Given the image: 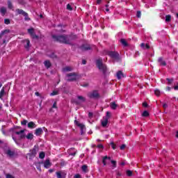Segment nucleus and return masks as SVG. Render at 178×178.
<instances>
[{
    "mask_svg": "<svg viewBox=\"0 0 178 178\" xmlns=\"http://www.w3.org/2000/svg\"><path fill=\"white\" fill-rule=\"evenodd\" d=\"M52 38L54 39V41H57L58 42H62L63 44H70L72 42V36H69V35H53Z\"/></svg>",
    "mask_w": 178,
    "mask_h": 178,
    "instance_id": "f257e3e1",
    "label": "nucleus"
},
{
    "mask_svg": "<svg viewBox=\"0 0 178 178\" xmlns=\"http://www.w3.org/2000/svg\"><path fill=\"white\" fill-rule=\"evenodd\" d=\"M96 65L98 67V69L103 73V74H105L106 73V65H105L104 63H102V59L99 58L96 60Z\"/></svg>",
    "mask_w": 178,
    "mask_h": 178,
    "instance_id": "f03ea898",
    "label": "nucleus"
},
{
    "mask_svg": "<svg viewBox=\"0 0 178 178\" xmlns=\"http://www.w3.org/2000/svg\"><path fill=\"white\" fill-rule=\"evenodd\" d=\"M112 62L115 63V62L118 63H122V56L118 51H112Z\"/></svg>",
    "mask_w": 178,
    "mask_h": 178,
    "instance_id": "7ed1b4c3",
    "label": "nucleus"
},
{
    "mask_svg": "<svg viewBox=\"0 0 178 178\" xmlns=\"http://www.w3.org/2000/svg\"><path fill=\"white\" fill-rule=\"evenodd\" d=\"M88 97L91 99H99V98H101V95H99L98 90H92L89 92L88 93Z\"/></svg>",
    "mask_w": 178,
    "mask_h": 178,
    "instance_id": "20e7f679",
    "label": "nucleus"
},
{
    "mask_svg": "<svg viewBox=\"0 0 178 178\" xmlns=\"http://www.w3.org/2000/svg\"><path fill=\"white\" fill-rule=\"evenodd\" d=\"M67 81H74L77 80V74L74 72L67 74Z\"/></svg>",
    "mask_w": 178,
    "mask_h": 178,
    "instance_id": "39448f33",
    "label": "nucleus"
},
{
    "mask_svg": "<svg viewBox=\"0 0 178 178\" xmlns=\"http://www.w3.org/2000/svg\"><path fill=\"white\" fill-rule=\"evenodd\" d=\"M109 119V112H106V115L103 118L102 120V126L103 127H106V125L108 124V120Z\"/></svg>",
    "mask_w": 178,
    "mask_h": 178,
    "instance_id": "423d86ee",
    "label": "nucleus"
},
{
    "mask_svg": "<svg viewBox=\"0 0 178 178\" xmlns=\"http://www.w3.org/2000/svg\"><path fill=\"white\" fill-rule=\"evenodd\" d=\"M75 124L78 126L81 129V134H84L86 131V125L79 122L77 120H75L74 121Z\"/></svg>",
    "mask_w": 178,
    "mask_h": 178,
    "instance_id": "0eeeda50",
    "label": "nucleus"
},
{
    "mask_svg": "<svg viewBox=\"0 0 178 178\" xmlns=\"http://www.w3.org/2000/svg\"><path fill=\"white\" fill-rule=\"evenodd\" d=\"M5 152L7 156H9V158H13L16 155V153L15 152V151L10 149H8L7 150H6Z\"/></svg>",
    "mask_w": 178,
    "mask_h": 178,
    "instance_id": "6e6552de",
    "label": "nucleus"
},
{
    "mask_svg": "<svg viewBox=\"0 0 178 178\" xmlns=\"http://www.w3.org/2000/svg\"><path fill=\"white\" fill-rule=\"evenodd\" d=\"M28 155L30 156L29 159H32V158H34L35 155H37V149H35V147L31 149Z\"/></svg>",
    "mask_w": 178,
    "mask_h": 178,
    "instance_id": "1a4fd4ad",
    "label": "nucleus"
},
{
    "mask_svg": "<svg viewBox=\"0 0 178 178\" xmlns=\"http://www.w3.org/2000/svg\"><path fill=\"white\" fill-rule=\"evenodd\" d=\"M103 164L104 165H108V163H111L112 162V160L111 159V157H108V156H105L103 157L102 160Z\"/></svg>",
    "mask_w": 178,
    "mask_h": 178,
    "instance_id": "9d476101",
    "label": "nucleus"
},
{
    "mask_svg": "<svg viewBox=\"0 0 178 178\" xmlns=\"http://www.w3.org/2000/svg\"><path fill=\"white\" fill-rule=\"evenodd\" d=\"M28 33L29 34H30L31 37H32V38H38V36H37V35H35V33H34V29L31 28L29 29H28Z\"/></svg>",
    "mask_w": 178,
    "mask_h": 178,
    "instance_id": "9b49d317",
    "label": "nucleus"
},
{
    "mask_svg": "<svg viewBox=\"0 0 178 178\" xmlns=\"http://www.w3.org/2000/svg\"><path fill=\"white\" fill-rule=\"evenodd\" d=\"M57 178H65L66 177V173L63 171H58L56 172Z\"/></svg>",
    "mask_w": 178,
    "mask_h": 178,
    "instance_id": "f8f14e48",
    "label": "nucleus"
},
{
    "mask_svg": "<svg viewBox=\"0 0 178 178\" xmlns=\"http://www.w3.org/2000/svg\"><path fill=\"white\" fill-rule=\"evenodd\" d=\"M115 76H116V77H117V79H118V80H120V79H123V78L126 77V75H125L124 74H123V72H122V71H120V70L118 71V72L116 73Z\"/></svg>",
    "mask_w": 178,
    "mask_h": 178,
    "instance_id": "ddd939ff",
    "label": "nucleus"
},
{
    "mask_svg": "<svg viewBox=\"0 0 178 178\" xmlns=\"http://www.w3.org/2000/svg\"><path fill=\"white\" fill-rule=\"evenodd\" d=\"M15 134H17V136H19L20 140H22V139L24 138V137H26V136L24 135V130L16 131Z\"/></svg>",
    "mask_w": 178,
    "mask_h": 178,
    "instance_id": "4468645a",
    "label": "nucleus"
},
{
    "mask_svg": "<svg viewBox=\"0 0 178 178\" xmlns=\"http://www.w3.org/2000/svg\"><path fill=\"white\" fill-rule=\"evenodd\" d=\"M81 49L82 51H88L90 49H92V47H91V46L90 44H83L81 47Z\"/></svg>",
    "mask_w": 178,
    "mask_h": 178,
    "instance_id": "2eb2a0df",
    "label": "nucleus"
},
{
    "mask_svg": "<svg viewBox=\"0 0 178 178\" xmlns=\"http://www.w3.org/2000/svg\"><path fill=\"white\" fill-rule=\"evenodd\" d=\"M6 95V92H5V88H2V89L0 91V99L1 101H3V97Z\"/></svg>",
    "mask_w": 178,
    "mask_h": 178,
    "instance_id": "dca6fc26",
    "label": "nucleus"
},
{
    "mask_svg": "<svg viewBox=\"0 0 178 178\" xmlns=\"http://www.w3.org/2000/svg\"><path fill=\"white\" fill-rule=\"evenodd\" d=\"M52 163L49 161V159H47L44 163V167L45 169H49V167L51 166Z\"/></svg>",
    "mask_w": 178,
    "mask_h": 178,
    "instance_id": "f3484780",
    "label": "nucleus"
},
{
    "mask_svg": "<svg viewBox=\"0 0 178 178\" xmlns=\"http://www.w3.org/2000/svg\"><path fill=\"white\" fill-rule=\"evenodd\" d=\"M158 63H160L161 66H166V61L163 60V57L159 58Z\"/></svg>",
    "mask_w": 178,
    "mask_h": 178,
    "instance_id": "a211bd4d",
    "label": "nucleus"
},
{
    "mask_svg": "<svg viewBox=\"0 0 178 178\" xmlns=\"http://www.w3.org/2000/svg\"><path fill=\"white\" fill-rule=\"evenodd\" d=\"M28 127L29 129H35V127H37V125L35 124V123H34V122H29L28 123Z\"/></svg>",
    "mask_w": 178,
    "mask_h": 178,
    "instance_id": "6ab92c4d",
    "label": "nucleus"
},
{
    "mask_svg": "<svg viewBox=\"0 0 178 178\" xmlns=\"http://www.w3.org/2000/svg\"><path fill=\"white\" fill-rule=\"evenodd\" d=\"M42 133H44V131H42V128H38L35 132L36 136H41Z\"/></svg>",
    "mask_w": 178,
    "mask_h": 178,
    "instance_id": "aec40b11",
    "label": "nucleus"
},
{
    "mask_svg": "<svg viewBox=\"0 0 178 178\" xmlns=\"http://www.w3.org/2000/svg\"><path fill=\"white\" fill-rule=\"evenodd\" d=\"M15 12H17V13H18V15H22V16H24V15H26V12H24V10H22V9H16Z\"/></svg>",
    "mask_w": 178,
    "mask_h": 178,
    "instance_id": "412c9836",
    "label": "nucleus"
},
{
    "mask_svg": "<svg viewBox=\"0 0 178 178\" xmlns=\"http://www.w3.org/2000/svg\"><path fill=\"white\" fill-rule=\"evenodd\" d=\"M77 99L79 100L78 104L83 103L86 101V97L83 96H77Z\"/></svg>",
    "mask_w": 178,
    "mask_h": 178,
    "instance_id": "4be33fe9",
    "label": "nucleus"
},
{
    "mask_svg": "<svg viewBox=\"0 0 178 178\" xmlns=\"http://www.w3.org/2000/svg\"><path fill=\"white\" fill-rule=\"evenodd\" d=\"M0 13H1V15H6V8H5V7H1V8H0Z\"/></svg>",
    "mask_w": 178,
    "mask_h": 178,
    "instance_id": "5701e85b",
    "label": "nucleus"
},
{
    "mask_svg": "<svg viewBox=\"0 0 178 178\" xmlns=\"http://www.w3.org/2000/svg\"><path fill=\"white\" fill-rule=\"evenodd\" d=\"M44 65L47 69H49V67H51V62H49V60L44 61Z\"/></svg>",
    "mask_w": 178,
    "mask_h": 178,
    "instance_id": "b1692460",
    "label": "nucleus"
},
{
    "mask_svg": "<svg viewBox=\"0 0 178 178\" xmlns=\"http://www.w3.org/2000/svg\"><path fill=\"white\" fill-rule=\"evenodd\" d=\"M73 68L72 67H65L63 69V72H72Z\"/></svg>",
    "mask_w": 178,
    "mask_h": 178,
    "instance_id": "393cba45",
    "label": "nucleus"
},
{
    "mask_svg": "<svg viewBox=\"0 0 178 178\" xmlns=\"http://www.w3.org/2000/svg\"><path fill=\"white\" fill-rule=\"evenodd\" d=\"M120 42L121 44L124 46V47H128L129 44H127V42L126 41V40L124 39H121L120 40Z\"/></svg>",
    "mask_w": 178,
    "mask_h": 178,
    "instance_id": "a878e982",
    "label": "nucleus"
},
{
    "mask_svg": "<svg viewBox=\"0 0 178 178\" xmlns=\"http://www.w3.org/2000/svg\"><path fill=\"white\" fill-rule=\"evenodd\" d=\"M172 20V16L170 15H168L165 16V22L166 23H169Z\"/></svg>",
    "mask_w": 178,
    "mask_h": 178,
    "instance_id": "bb28decb",
    "label": "nucleus"
},
{
    "mask_svg": "<svg viewBox=\"0 0 178 178\" xmlns=\"http://www.w3.org/2000/svg\"><path fill=\"white\" fill-rule=\"evenodd\" d=\"M33 138H34V135H33V134L31 133L28 134L26 136L27 140H33Z\"/></svg>",
    "mask_w": 178,
    "mask_h": 178,
    "instance_id": "cd10ccee",
    "label": "nucleus"
},
{
    "mask_svg": "<svg viewBox=\"0 0 178 178\" xmlns=\"http://www.w3.org/2000/svg\"><path fill=\"white\" fill-rule=\"evenodd\" d=\"M118 108H119V105L116 104L115 102H112V109L115 110L117 109Z\"/></svg>",
    "mask_w": 178,
    "mask_h": 178,
    "instance_id": "c85d7f7f",
    "label": "nucleus"
},
{
    "mask_svg": "<svg viewBox=\"0 0 178 178\" xmlns=\"http://www.w3.org/2000/svg\"><path fill=\"white\" fill-rule=\"evenodd\" d=\"M126 172H127V176H128L129 177H131V176H133V171L130 170H127Z\"/></svg>",
    "mask_w": 178,
    "mask_h": 178,
    "instance_id": "c756f323",
    "label": "nucleus"
},
{
    "mask_svg": "<svg viewBox=\"0 0 178 178\" xmlns=\"http://www.w3.org/2000/svg\"><path fill=\"white\" fill-rule=\"evenodd\" d=\"M142 116H143V118H148V116H149V113H148L147 111H145L143 113Z\"/></svg>",
    "mask_w": 178,
    "mask_h": 178,
    "instance_id": "7c9ffc66",
    "label": "nucleus"
},
{
    "mask_svg": "<svg viewBox=\"0 0 178 178\" xmlns=\"http://www.w3.org/2000/svg\"><path fill=\"white\" fill-rule=\"evenodd\" d=\"M81 169L83 172H84L85 173H87L88 172V167L86 165H83Z\"/></svg>",
    "mask_w": 178,
    "mask_h": 178,
    "instance_id": "2f4dec72",
    "label": "nucleus"
},
{
    "mask_svg": "<svg viewBox=\"0 0 178 178\" xmlns=\"http://www.w3.org/2000/svg\"><path fill=\"white\" fill-rule=\"evenodd\" d=\"M39 158L40 159H44V158H45V153L44 152H41L40 154H39Z\"/></svg>",
    "mask_w": 178,
    "mask_h": 178,
    "instance_id": "473e14b6",
    "label": "nucleus"
},
{
    "mask_svg": "<svg viewBox=\"0 0 178 178\" xmlns=\"http://www.w3.org/2000/svg\"><path fill=\"white\" fill-rule=\"evenodd\" d=\"M8 6L9 9H13V5L12 4V1H10V0L8 1Z\"/></svg>",
    "mask_w": 178,
    "mask_h": 178,
    "instance_id": "72a5a7b5",
    "label": "nucleus"
},
{
    "mask_svg": "<svg viewBox=\"0 0 178 178\" xmlns=\"http://www.w3.org/2000/svg\"><path fill=\"white\" fill-rule=\"evenodd\" d=\"M166 80L168 81L167 84H168V85L172 84V83H173V81H174L173 78H171V79L167 78Z\"/></svg>",
    "mask_w": 178,
    "mask_h": 178,
    "instance_id": "f704fd0d",
    "label": "nucleus"
},
{
    "mask_svg": "<svg viewBox=\"0 0 178 178\" xmlns=\"http://www.w3.org/2000/svg\"><path fill=\"white\" fill-rule=\"evenodd\" d=\"M154 94L155 95H156V97H159V95H161V90H159V89H156L154 90Z\"/></svg>",
    "mask_w": 178,
    "mask_h": 178,
    "instance_id": "c9c22d12",
    "label": "nucleus"
},
{
    "mask_svg": "<svg viewBox=\"0 0 178 178\" xmlns=\"http://www.w3.org/2000/svg\"><path fill=\"white\" fill-rule=\"evenodd\" d=\"M59 94V91L58 90H54L51 94V97H54V95H58Z\"/></svg>",
    "mask_w": 178,
    "mask_h": 178,
    "instance_id": "e433bc0d",
    "label": "nucleus"
},
{
    "mask_svg": "<svg viewBox=\"0 0 178 178\" xmlns=\"http://www.w3.org/2000/svg\"><path fill=\"white\" fill-rule=\"evenodd\" d=\"M26 44L25 45V48H26V49H29V47H30V40H26Z\"/></svg>",
    "mask_w": 178,
    "mask_h": 178,
    "instance_id": "4c0bfd02",
    "label": "nucleus"
},
{
    "mask_svg": "<svg viewBox=\"0 0 178 178\" xmlns=\"http://www.w3.org/2000/svg\"><path fill=\"white\" fill-rule=\"evenodd\" d=\"M5 33H9V30H5L3 31H1V34H0V38H2V36L3 35V34H5Z\"/></svg>",
    "mask_w": 178,
    "mask_h": 178,
    "instance_id": "58836bf2",
    "label": "nucleus"
},
{
    "mask_svg": "<svg viewBox=\"0 0 178 178\" xmlns=\"http://www.w3.org/2000/svg\"><path fill=\"white\" fill-rule=\"evenodd\" d=\"M27 122H28L27 120H24L23 121L21 122V124L22 126H26V124H27Z\"/></svg>",
    "mask_w": 178,
    "mask_h": 178,
    "instance_id": "ea45409f",
    "label": "nucleus"
},
{
    "mask_svg": "<svg viewBox=\"0 0 178 178\" xmlns=\"http://www.w3.org/2000/svg\"><path fill=\"white\" fill-rule=\"evenodd\" d=\"M136 17L139 18L141 17V11L138 10L136 13Z\"/></svg>",
    "mask_w": 178,
    "mask_h": 178,
    "instance_id": "a19ab883",
    "label": "nucleus"
},
{
    "mask_svg": "<svg viewBox=\"0 0 178 178\" xmlns=\"http://www.w3.org/2000/svg\"><path fill=\"white\" fill-rule=\"evenodd\" d=\"M4 23L5 24H10V19H4Z\"/></svg>",
    "mask_w": 178,
    "mask_h": 178,
    "instance_id": "79ce46f5",
    "label": "nucleus"
},
{
    "mask_svg": "<svg viewBox=\"0 0 178 178\" xmlns=\"http://www.w3.org/2000/svg\"><path fill=\"white\" fill-rule=\"evenodd\" d=\"M6 178H15V176L10 175V174H6Z\"/></svg>",
    "mask_w": 178,
    "mask_h": 178,
    "instance_id": "37998d69",
    "label": "nucleus"
},
{
    "mask_svg": "<svg viewBox=\"0 0 178 178\" xmlns=\"http://www.w3.org/2000/svg\"><path fill=\"white\" fill-rule=\"evenodd\" d=\"M24 17H25V20H30V17H29V14H27V13H26V15H24Z\"/></svg>",
    "mask_w": 178,
    "mask_h": 178,
    "instance_id": "c03bdc74",
    "label": "nucleus"
},
{
    "mask_svg": "<svg viewBox=\"0 0 178 178\" xmlns=\"http://www.w3.org/2000/svg\"><path fill=\"white\" fill-rule=\"evenodd\" d=\"M112 168H116V161H112Z\"/></svg>",
    "mask_w": 178,
    "mask_h": 178,
    "instance_id": "a18cd8bd",
    "label": "nucleus"
},
{
    "mask_svg": "<svg viewBox=\"0 0 178 178\" xmlns=\"http://www.w3.org/2000/svg\"><path fill=\"white\" fill-rule=\"evenodd\" d=\"M115 173L118 177H120V176H122V174L120 173V172H119V170H115Z\"/></svg>",
    "mask_w": 178,
    "mask_h": 178,
    "instance_id": "49530a36",
    "label": "nucleus"
},
{
    "mask_svg": "<svg viewBox=\"0 0 178 178\" xmlns=\"http://www.w3.org/2000/svg\"><path fill=\"white\" fill-rule=\"evenodd\" d=\"M169 106L168 105V104L166 103H163V109H167V108Z\"/></svg>",
    "mask_w": 178,
    "mask_h": 178,
    "instance_id": "de8ad7c7",
    "label": "nucleus"
},
{
    "mask_svg": "<svg viewBox=\"0 0 178 178\" xmlns=\"http://www.w3.org/2000/svg\"><path fill=\"white\" fill-rule=\"evenodd\" d=\"M142 105L144 106V108H148V103L146 102H143Z\"/></svg>",
    "mask_w": 178,
    "mask_h": 178,
    "instance_id": "09e8293b",
    "label": "nucleus"
},
{
    "mask_svg": "<svg viewBox=\"0 0 178 178\" xmlns=\"http://www.w3.org/2000/svg\"><path fill=\"white\" fill-rule=\"evenodd\" d=\"M145 43H141L140 44V48H142V49H145Z\"/></svg>",
    "mask_w": 178,
    "mask_h": 178,
    "instance_id": "8fccbe9b",
    "label": "nucleus"
},
{
    "mask_svg": "<svg viewBox=\"0 0 178 178\" xmlns=\"http://www.w3.org/2000/svg\"><path fill=\"white\" fill-rule=\"evenodd\" d=\"M174 90L175 91H178V82L177 83L176 86H174Z\"/></svg>",
    "mask_w": 178,
    "mask_h": 178,
    "instance_id": "3c124183",
    "label": "nucleus"
},
{
    "mask_svg": "<svg viewBox=\"0 0 178 178\" xmlns=\"http://www.w3.org/2000/svg\"><path fill=\"white\" fill-rule=\"evenodd\" d=\"M97 148H99V149H102L104 148V145H102V144H99L97 145Z\"/></svg>",
    "mask_w": 178,
    "mask_h": 178,
    "instance_id": "603ef678",
    "label": "nucleus"
},
{
    "mask_svg": "<svg viewBox=\"0 0 178 178\" xmlns=\"http://www.w3.org/2000/svg\"><path fill=\"white\" fill-rule=\"evenodd\" d=\"M67 9L68 10H72V6H70V4H67Z\"/></svg>",
    "mask_w": 178,
    "mask_h": 178,
    "instance_id": "864d4df0",
    "label": "nucleus"
},
{
    "mask_svg": "<svg viewBox=\"0 0 178 178\" xmlns=\"http://www.w3.org/2000/svg\"><path fill=\"white\" fill-rule=\"evenodd\" d=\"M151 48V47H149V44H146L145 46V49H149Z\"/></svg>",
    "mask_w": 178,
    "mask_h": 178,
    "instance_id": "5fc2aeb1",
    "label": "nucleus"
},
{
    "mask_svg": "<svg viewBox=\"0 0 178 178\" xmlns=\"http://www.w3.org/2000/svg\"><path fill=\"white\" fill-rule=\"evenodd\" d=\"M1 131H2V134H3V136H8V134H6V132L5 131L3 128L1 129Z\"/></svg>",
    "mask_w": 178,
    "mask_h": 178,
    "instance_id": "6e6d98bb",
    "label": "nucleus"
},
{
    "mask_svg": "<svg viewBox=\"0 0 178 178\" xmlns=\"http://www.w3.org/2000/svg\"><path fill=\"white\" fill-rule=\"evenodd\" d=\"M126 148V145H122L120 147V149H124Z\"/></svg>",
    "mask_w": 178,
    "mask_h": 178,
    "instance_id": "4d7b16f0",
    "label": "nucleus"
},
{
    "mask_svg": "<svg viewBox=\"0 0 178 178\" xmlns=\"http://www.w3.org/2000/svg\"><path fill=\"white\" fill-rule=\"evenodd\" d=\"M74 178H81V176L79 174H76L74 177Z\"/></svg>",
    "mask_w": 178,
    "mask_h": 178,
    "instance_id": "13d9d810",
    "label": "nucleus"
},
{
    "mask_svg": "<svg viewBox=\"0 0 178 178\" xmlns=\"http://www.w3.org/2000/svg\"><path fill=\"white\" fill-rule=\"evenodd\" d=\"M116 148V145L114 143H112V149H115Z\"/></svg>",
    "mask_w": 178,
    "mask_h": 178,
    "instance_id": "bf43d9fd",
    "label": "nucleus"
},
{
    "mask_svg": "<svg viewBox=\"0 0 178 178\" xmlns=\"http://www.w3.org/2000/svg\"><path fill=\"white\" fill-rule=\"evenodd\" d=\"M101 2H102V0H97V5L101 4Z\"/></svg>",
    "mask_w": 178,
    "mask_h": 178,
    "instance_id": "052dcab7",
    "label": "nucleus"
},
{
    "mask_svg": "<svg viewBox=\"0 0 178 178\" xmlns=\"http://www.w3.org/2000/svg\"><path fill=\"white\" fill-rule=\"evenodd\" d=\"M12 137H13V140H14L15 143H17L16 138H15V136H13Z\"/></svg>",
    "mask_w": 178,
    "mask_h": 178,
    "instance_id": "680f3d73",
    "label": "nucleus"
},
{
    "mask_svg": "<svg viewBox=\"0 0 178 178\" xmlns=\"http://www.w3.org/2000/svg\"><path fill=\"white\" fill-rule=\"evenodd\" d=\"M86 63H87V61H86V60H82V64L83 65H86Z\"/></svg>",
    "mask_w": 178,
    "mask_h": 178,
    "instance_id": "e2e57ef3",
    "label": "nucleus"
},
{
    "mask_svg": "<svg viewBox=\"0 0 178 178\" xmlns=\"http://www.w3.org/2000/svg\"><path fill=\"white\" fill-rule=\"evenodd\" d=\"M168 91H170V90H172V88L169 87V86H167L166 87Z\"/></svg>",
    "mask_w": 178,
    "mask_h": 178,
    "instance_id": "0e129e2a",
    "label": "nucleus"
},
{
    "mask_svg": "<svg viewBox=\"0 0 178 178\" xmlns=\"http://www.w3.org/2000/svg\"><path fill=\"white\" fill-rule=\"evenodd\" d=\"M52 108H56V103H54L52 106Z\"/></svg>",
    "mask_w": 178,
    "mask_h": 178,
    "instance_id": "69168bd1",
    "label": "nucleus"
},
{
    "mask_svg": "<svg viewBox=\"0 0 178 178\" xmlns=\"http://www.w3.org/2000/svg\"><path fill=\"white\" fill-rule=\"evenodd\" d=\"M49 173H52L54 172V170L50 169V170H49Z\"/></svg>",
    "mask_w": 178,
    "mask_h": 178,
    "instance_id": "338daca9",
    "label": "nucleus"
},
{
    "mask_svg": "<svg viewBox=\"0 0 178 178\" xmlns=\"http://www.w3.org/2000/svg\"><path fill=\"white\" fill-rule=\"evenodd\" d=\"M177 138H178V131H177L176 136Z\"/></svg>",
    "mask_w": 178,
    "mask_h": 178,
    "instance_id": "774afa93",
    "label": "nucleus"
}]
</instances>
